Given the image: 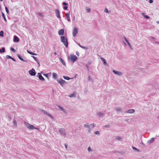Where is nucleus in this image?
Instances as JSON below:
<instances>
[{"label": "nucleus", "mask_w": 159, "mask_h": 159, "mask_svg": "<svg viewBox=\"0 0 159 159\" xmlns=\"http://www.w3.org/2000/svg\"><path fill=\"white\" fill-rule=\"evenodd\" d=\"M61 40L63 43L66 48L68 47V43L67 39L64 36L61 37Z\"/></svg>", "instance_id": "nucleus-1"}, {"label": "nucleus", "mask_w": 159, "mask_h": 159, "mask_svg": "<svg viewBox=\"0 0 159 159\" xmlns=\"http://www.w3.org/2000/svg\"><path fill=\"white\" fill-rule=\"evenodd\" d=\"M68 59L71 62H74L77 60V57L74 54H70L69 56Z\"/></svg>", "instance_id": "nucleus-2"}, {"label": "nucleus", "mask_w": 159, "mask_h": 159, "mask_svg": "<svg viewBox=\"0 0 159 159\" xmlns=\"http://www.w3.org/2000/svg\"><path fill=\"white\" fill-rule=\"evenodd\" d=\"M59 131L60 133L62 135L66 136V133L65 130L64 129L61 128L59 129Z\"/></svg>", "instance_id": "nucleus-3"}, {"label": "nucleus", "mask_w": 159, "mask_h": 159, "mask_svg": "<svg viewBox=\"0 0 159 159\" xmlns=\"http://www.w3.org/2000/svg\"><path fill=\"white\" fill-rule=\"evenodd\" d=\"M25 124L26 126L30 129H36L33 125H31L26 122H25Z\"/></svg>", "instance_id": "nucleus-4"}, {"label": "nucleus", "mask_w": 159, "mask_h": 159, "mask_svg": "<svg viewBox=\"0 0 159 159\" xmlns=\"http://www.w3.org/2000/svg\"><path fill=\"white\" fill-rule=\"evenodd\" d=\"M90 126V125L89 123H87L84 125V127L88 129V132L89 133H90L91 131Z\"/></svg>", "instance_id": "nucleus-5"}, {"label": "nucleus", "mask_w": 159, "mask_h": 159, "mask_svg": "<svg viewBox=\"0 0 159 159\" xmlns=\"http://www.w3.org/2000/svg\"><path fill=\"white\" fill-rule=\"evenodd\" d=\"M78 33V30L76 27L73 28L72 35L73 37H75Z\"/></svg>", "instance_id": "nucleus-6"}, {"label": "nucleus", "mask_w": 159, "mask_h": 159, "mask_svg": "<svg viewBox=\"0 0 159 159\" xmlns=\"http://www.w3.org/2000/svg\"><path fill=\"white\" fill-rule=\"evenodd\" d=\"M36 76L37 77L39 78L40 80L43 81L44 80V79L43 78V77L42 76V75L41 73H38L37 74V75Z\"/></svg>", "instance_id": "nucleus-7"}, {"label": "nucleus", "mask_w": 159, "mask_h": 159, "mask_svg": "<svg viewBox=\"0 0 159 159\" xmlns=\"http://www.w3.org/2000/svg\"><path fill=\"white\" fill-rule=\"evenodd\" d=\"M30 75L32 76H34L36 75V72L35 70L34 69H32L29 71Z\"/></svg>", "instance_id": "nucleus-8"}, {"label": "nucleus", "mask_w": 159, "mask_h": 159, "mask_svg": "<svg viewBox=\"0 0 159 159\" xmlns=\"http://www.w3.org/2000/svg\"><path fill=\"white\" fill-rule=\"evenodd\" d=\"M112 72L115 74L117 75L118 76H121L123 75L122 73L120 71H116L115 70H113Z\"/></svg>", "instance_id": "nucleus-9"}, {"label": "nucleus", "mask_w": 159, "mask_h": 159, "mask_svg": "<svg viewBox=\"0 0 159 159\" xmlns=\"http://www.w3.org/2000/svg\"><path fill=\"white\" fill-rule=\"evenodd\" d=\"M55 12L56 13V15L57 18L60 19L61 17L60 15V11L59 10L57 9H56L55 10Z\"/></svg>", "instance_id": "nucleus-10"}, {"label": "nucleus", "mask_w": 159, "mask_h": 159, "mask_svg": "<svg viewBox=\"0 0 159 159\" xmlns=\"http://www.w3.org/2000/svg\"><path fill=\"white\" fill-rule=\"evenodd\" d=\"M57 81L62 86V84H64L66 83V81L61 79L60 80H57Z\"/></svg>", "instance_id": "nucleus-11"}, {"label": "nucleus", "mask_w": 159, "mask_h": 159, "mask_svg": "<svg viewBox=\"0 0 159 159\" xmlns=\"http://www.w3.org/2000/svg\"><path fill=\"white\" fill-rule=\"evenodd\" d=\"M135 111L134 109H130L128 110V111H126L124 112L125 113H134Z\"/></svg>", "instance_id": "nucleus-12"}, {"label": "nucleus", "mask_w": 159, "mask_h": 159, "mask_svg": "<svg viewBox=\"0 0 159 159\" xmlns=\"http://www.w3.org/2000/svg\"><path fill=\"white\" fill-rule=\"evenodd\" d=\"M64 29H62L59 30L58 31V34L60 36H62L64 34Z\"/></svg>", "instance_id": "nucleus-13"}, {"label": "nucleus", "mask_w": 159, "mask_h": 159, "mask_svg": "<svg viewBox=\"0 0 159 159\" xmlns=\"http://www.w3.org/2000/svg\"><path fill=\"white\" fill-rule=\"evenodd\" d=\"M42 112H43V113L46 114V115H48L52 119H53V117L50 114H49L48 112L46 111H43V110H42Z\"/></svg>", "instance_id": "nucleus-14"}, {"label": "nucleus", "mask_w": 159, "mask_h": 159, "mask_svg": "<svg viewBox=\"0 0 159 159\" xmlns=\"http://www.w3.org/2000/svg\"><path fill=\"white\" fill-rule=\"evenodd\" d=\"M116 110L118 113L121 112H122L121 108L119 107H117L115 108Z\"/></svg>", "instance_id": "nucleus-15"}, {"label": "nucleus", "mask_w": 159, "mask_h": 159, "mask_svg": "<svg viewBox=\"0 0 159 159\" xmlns=\"http://www.w3.org/2000/svg\"><path fill=\"white\" fill-rule=\"evenodd\" d=\"M13 41L14 42H18L19 41V39L16 36L14 37Z\"/></svg>", "instance_id": "nucleus-16"}, {"label": "nucleus", "mask_w": 159, "mask_h": 159, "mask_svg": "<svg viewBox=\"0 0 159 159\" xmlns=\"http://www.w3.org/2000/svg\"><path fill=\"white\" fill-rule=\"evenodd\" d=\"M63 5L65 6L63 7L64 9L65 10H67L68 8V7L67 6L68 5V3L65 2H63Z\"/></svg>", "instance_id": "nucleus-17"}, {"label": "nucleus", "mask_w": 159, "mask_h": 159, "mask_svg": "<svg viewBox=\"0 0 159 159\" xmlns=\"http://www.w3.org/2000/svg\"><path fill=\"white\" fill-rule=\"evenodd\" d=\"M66 16V17L67 18V20L69 22H70V14L69 13H65Z\"/></svg>", "instance_id": "nucleus-18"}, {"label": "nucleus", "mask_w": 159, "mask_h": 159, "mask_svg": "<svg viewBox=\"0 0 159 159\" xmlns=\"http://www.w3.org/2000/svg\"><path fill=\"white\" fill-rule=\"evenodd\" d=\"M100 59L103 62L104 65H107V63L106 62V60L104 58L102 57H100Z\"/></svg>", "instance_id": "nucleus-19"}, {"label": "nucleus", "mask_w": 159, "mask_h": 159, "mask_svg": "<svg viewBox=\"0 0 159 159\" xmlns=\"http://www.w3.org/2000/svg\"><path fill=\"white\" fill-rule=\"evenodd\" d=\"M154 138H152L148 141V143H151L153 142V141H154Z\"/></svg>", "instance_id": "nucleus-20"}, {"label": "nucleus", "mask_w": 159, "mask_h": 159, "mask_svg": "<svg viewBox=\"0 0 159 159\" xmlns=\"http://www.w3.org/2000/svg\"><path fill=\"white\" fill-rule=\"evenodd\" d=\"M53 77L54 79H56L57 77V74L55 73H53L52 74Z\"/></svg>", "instance_id": "nucleus-21"}, {"label": "nucleus", "mask_w": 159, "mask_h": 159, "mask_svg": "<svg viewBox=\"0 0 159 159\" xmlns=\"http://www.w3.org/2000/svg\"><path fill=\"white\" fill-rule=\"evenodd\" d=\"M97 115L100 117H102L104 115V114L101 112H99L97 113Z\"/></svg>", "instance_id": "nucleus-22"}, {"label": "nucleus", "mask_w": 159, "mask_h": 159, "mask_svg": "<svg viewBox=\"0 0 159 159\" xmlns=\"http://www.w3.org/2000/svg\"><path fill=\"white\" fill-rule=\"evenodd\" d=\"M59 59L60 61H61V62H62V64L64 66H65V65H66L65 63L64 62V61L63 60V59H62L61 58H60V57H59Z\"/></svg>", "instance_id": "nucleus-23"}, {"label": "nucleus", "mask_w": 159, "mask_h": 159, "mask_svg": "<svg viewBox=\"0 0 159 159\" xmlns=\"http://www.w3.org/2000/svg\"><path fill=\"white\" fill-rule=\"evenodd\" d=\"M5 52V48L3 47L1 49H0V53H3Z\"/></svg>", "instance_id": "nucleus-24"}, {"label": "nucleus", "mask_w": 159, "mask_h": 159, "mask_svg": "<svg viewBox=\"0 0 159 159\" xmlns=\"http://www.w3.org/2000/svg\"><path fill=\"white\" fill-rule=\"evenodd\" d=\"M58 107L62 111L64 112H65V110L63 108L60 106H58Z\"/></svg>", "instance_id": "nucleus-25"}, {"label": "nucleus", "mask_w": 159, "mask_h": 159, "mask_svg": "<svg viewBox=\"0 0 159 159\" xmlns=\"http://www.w3.org/2000/svg\"><path fill=\"white\" fill-rule=\"evenodd\" d=\"M77 44L81 48H83V49H88V48L86 47H83V46H81L80 44L78 43H77Z\"/></svg>", "instance_id": "nucleus-26"}, {"label": "nucleus", "mask_w": 159, "mask_h": 159, "mask_svg": "<svg viewBox=\"0 0 159 159\" xmlns=\"http://www.w3.org/2000/svg\"><path fill=\"white\" fill-rule=\"evenodd\" d=\"M17 57H18L19 58V59L21 60V61H25L21 57V56H20V55L19 54H17Z\"/></svg>", "instance_id": "nucleus-27"}, {"label": "nucleus", "mask_w": 159, "mask_h": 159, "mask_svg": "<svg viewBox=\"0 0 159 159\" xmlns=\"http://www.w3.org/2000/svg\"><path fill=\"white\" fill-rule=\"evenodd\" d=\"M126 41L127 42V43L128 44V45L129 46L130 48L132 50V46H131L130 43H129V42L128 41V40Z\"/></svg>", "instance_id": "nucleus-28"}, {"label": "nucleus", "mask_w": 159, "mask_h": 159, "mask_svg": "<svg viewBox=\"0 0 159 159\" xmlns=\"http://www.w3.org/2000/svg\"><path fill=\"white\" fill-rule=\"evenodd\" d=\"M2 16L3 17L4 20H5V21L6 22L7 20H6V18H5L4 14L2 12Z\"/></svg>", "instance_id": "nucleus-29"}, {"label": "nucleus", "mask_w": 159, "mask_h": 159, "mask_svg": "<svg viewBox=\"0 0 159 159\" xmlns=\"http://www.w3.org/2000/svg\"><path fill=\"white\" fill-rule=\"evenodd\" d=\"M116 139H117V140H118L119 141H122V138L120 136H118L116 137Z\"/></svg>", "instance_id": "nucleus-30"}, {"label": "nucleus", "mask_w": 159, "mask_h": 159, "mask_svg": "<svg viewBox=\"0 0 159 159\" xmlns=\"http://www.w3.org/2000/svg\"><path fill=\"white\" fill-rule=\"evenodd\" d=\"M63 77L66 80H69L70 79V78L68 76H63Z\"/></svg>", "instance_id": "nucleus-31"}, {"label": "nucleus", "mask_w": 159, "mask_h": 159, "mask_svg": "<svg viewBox=\"0 0 159 159\" xmlns=\"http://www.w3.org/2000/svg\"><path fill=\"white\" fill-rule=\"evenodd\" d=\"M75 93H73L71 94L69 96L70 97H75Z\"/></svg>", "instance_id": "nucleus-32"}, {"label": "nucleus", "mask_w": 159, "mask_h": 159, "mask_svg": "<svg viewBox=\"0 0 159 159\" xmlns=\"http://www.w3.org/2000/svg\"><path fill=\"white\" fill-rule=\"evenodd\" d=\"M132 148L134 150L136 151L137 152H139V150L138 149L136 148L135 147H132Z\"/></svg>", "instance_id": "nucleus-33"}, {"label": "nucleus", "mask_w": 159, "mask_h": 159, "mask_svg": "<svg viewBox=\"0 0 159 159\" xmlns=\"http://www.w3.org/2000/svg\"><path fill=\"white\" fill-rule=\"evenodd\" d=\"M5 9L6 12L8 14L9 13V11L8 10V9L7 7H5Z\"/></svg>", "instance_id": "nucleus-34"}, {"label": "nucleus", "mask_w": 159, "mask_h": 159, "mask_svg": "<svg viewBox=\"0 0 159 159\" xmlns=\"http://www.w3.org/2000/svg\"><path fill=\"white\" fill-rule=\"evenodd\" d=\"M4 32L2 31H0V36H3Z\"/></svg>", "instance_id": "nucleus-35"}, {"label": "nucleus", "mask_w": 159, "mask_h": 159, "mask_svg": "<svg viewBox=\"0 0 159 159\" xmlns=\"http://www.w3.org/2000/svg\"><path fill=\"white\" fill-rule=\"evenodd\" d=\"M87 150L89 152H91L92 151V150L90 148V147H89L88 148H87Z\"/></svg>", "instance_id": "nucleus-36"}, {"label": "nucleus", "mask_w": 159, "mask_h": 159, "mask_svg": "<svg viewBox=\"0 0 159 159\" xmlns=\"http://www.w3.org/2000/svg\"><path fill=\"white\" fill-rule=\"evenodd\" d=\"M86 10L88 12H90V9L88 7L86 8Z\"/></svg>", "instance_id": "nucleus-37"}, {"label": "nucleus", "mask_w": 159, "mask_h": 159, "mask_svg": "<svg viewBox=\"0 0 159 159\" xmlns=\"http://www.w3.org/2000/svg\"><path fill=\"white\" fill-rule=\"evenodd\" d=\"M88 80L89 81H91V82H93V80L92 79V78L90 77V76H89Z\"/></svg>", "instance_id": "nucleus-38"}, {"label": "nucleus", "mask_w": 159, "mask_h": 159, "mask_svg": "<svg viewBox=\"0 0 159 159\" xmlns=\"http://www.w3.org/2000/svg\"><path fill=\"white\" fill-rule=\"evenodd\" d=\"M27 52L29 53H30V54H31V55H36V54L35 53H34L33 52H30L29 51H28L27 50Z\"/></svg>", "instance_id": "nucleus-39"}, {"label": "nucleus", "mask_w": 159, "mask_h": 159, "mask_svg": "<svg viewBox=\"0 0 159 159\" xmlns=\"http://www.w3.org/2000/svg\"><path fill=\"white\" fill-rule=\"evenodd\" d=\"M13 123L15 125H16V126L17 125V123L15 120H13Z\"/></svg>", "instance_id": "nucleus-40"}, {"label": "nucleus", "mask_w": 159, "mask_h": 159, "mask_svg": "<svg viewBox=\"0 0 159 159\" xmlns=\"http://www.w3.org/2000/svg\"><path fill=\"white\" fill-rule=\"evenodd\" d=\"M32 57H33V59L35 60L36 61H37V62L38 61V59H37V58L36 57H35L34 56H32Z\"/></svg>", "instance_id": "nucleus-41"}, {"label": "nucleus", "mask_w": 159, "mask_h": 159, "mask_svg": "<svg viewBox=\"0 0 159 159\" xmlns=\"http://www.w3.org/2000/svg\"><path fill=\"white\" fill-rule=\"evenodd\" d=\"M104 11L106 13H108L109 12V11H108V10L107 8H105L104 9Z\"/></svg>", "instance_id": "nucleus-42"}, {"label": "nucleus", "mask_w": 159, "mask_h": 159, "mask_svg": "<svg viewBox=\"0 0 159 159\" xmlns=\"http://www.w3.org/2000/svg\"><path fill=\"white\" fill-rule=\"evenodd\" d=\"M6 58H7V59H11V57L10 56H9V55H6Z\"/></svg>", "instance_id": "nucleus-43"}, {"label": "nucleus", "mask_w": 159, "mask_h": 159, "mask_svg": "<svg viewBox=\"0 0 159 159\" xmlns=\"http://www.w3.org/2000/svg\"><path fill=\"white\" fill-rule=\"evenodd\" d=\"M10 49L12 52H15V49L14 48L11 47L10 48Z\"/></svg>", "instance_id": "nucleus-44"}, {"label": "nucleus", "mask_w": 159, "mask_h": 159, "mask_svg": "<svg viewBox=\"0 0 159 159\" xmlns=\"http://www.w3.org/2000/svg\"><path fill=\"white\" fill-rule=\"evenodd\" d=\"M99 132L98 131H96L94 132V134H99Z\"/></svg>", "instance_id": "nucleus-45"}, {"label": "nucleus", "mask_w": 159, "mask_h": 159, "mask_svg": "<svg viewBox=\"0 0 159 159\" xmlns=\"http://www.w3.org/2000/svg\"><path fill=\"white\" fill-rule=\"evenodd\" d=\"M146 19H149V16H147V15H145V16H144V17Z\"/></svg>", "instance_id": "nucleus-46"}, {"label": "nucleus", "mask_w": 159, "mask_h": 159, "mask_svg": "<svg viewBox=\"0 0 159 159\" xmlns=\"http://www.w3.org/2000/svg\"><path fill=\"white\" fill-rule=\"evenodd\" d=\"M90 125L91 126H92V128H93V127H94L95 126V125L94 123H92V124H91Z\"/></svg>", "instance_id": "nucleus-47"}, {"label": "nucleus", "mask_w": 159, "mask_h": 159, "mask_svg": "<svg viewBox=\"0 0 159 159\" xmlns=\"http://www.w3.org/2000/svg\"><path fill=\"white\" fill-rule=\"evenodd\" d=\"M110 125H107L105 126V128H109L110 127Z\"/></svg>", "instance_id": "nucleus-48"}, {"label": "nucleus", "mask_w": 159, "mask_h": 159, "mask_svg": "<svg viewBox=\"0 0 159 159\" xmlns=\"http://www.w3.org/2000/svg\"><path fill=\"white\" fill-rule=\"evenodd\" d=\"M38 14L39 16H43L42 14L40 12H39L38 13Z\"/></svg>", "instance_id": "nucleus-49"}, {"label": "nucleus", "mask_w": 159, "mask_h": 159, "mask_svg": "<svg viewBox=\"0 0 159 159\" xmlns=\"http://www.w3.org/2000/svg\"><path fill=\"white\" fill-rule=\"evenodd\" d=\"M43 75L44 76H46V77H47V78H48V74H44Z\"/></svg>", "instance_id": "nucleus-50"}, {"label": "nucleus", "mask_w": 159, "mask_h": 159, "mask_svg": "<svg viewBox=\"0 0 159 159\" xmlns=\"http://www.w3.org/2000/svg\"><path fill=\"white\" fill-rule=\"evenodd\" d=\"M76 55L78 56L79 57V52H77V51H76Z\"/></svg>", "instance_id": "nucleus-51"}, {"label": "nucleus", "mask_w": 159, "mask_h": 159, "mask_svg": "<svg viewBox=\"0 0 159 159\" xmlns=\"http://www.w3.org/2000/svg\"><path fill=\"white\" fill-rule=\"evenodd\" d=\"M64 145H65V148L66 149H67V146H68V145L66 143H65L64 144Z\"/></svg>", "instance_id": "nucleus-52"}, {"label": "nucleus", "mask_w": 159, "mask_h": 159, "mask_svg": "<svg viewBox=\"0 0 159 159\" xmlns=\"http://www.w3.org/2000/svg\"><path fill=\"white\" fill-rule=\"evenodd\" d=\"M149 2L150 3H152L153 2V0H149Z\"/></svg>", "instance_id": "nucleus-53"}, {"label": "nucleus", "mask_w": 159, "mask_h": 159, "mask_svg": "<svg viewBox=\"0 0 159 159\" xmlns=\"http://www.w3.org/2000/svg\"><path fill=\"white\" fill-rule=\"evenodd\" d=\"M145 13H143V12L142 13V15L144 17V16H145Z\"/></svg>", "instance_id": "nucleus-54"}, {"label": "nucleus", "mask_w": 159, "mask_h": 159, "mask_svg": "<svg viewBox=\"0 0 159 159\" xmlns=\"http://www.w3.org/2000/svg\"><path fill=\"white\" fill-rule=\"evenodd\" d=\"M11 59L13 61H15V60L14 58H13L11 57Z\"/></svg>", "instance_id": "nucleus-55"}, {"label": "nucleus", "mask_w": 159, "mask_h": 159, "mask_svg": "<svg viewBox=\"0 0 159 159\" xmlns=\"http://www.w3.org/2000/svg\"><path fill=\"white\" fill-rule=\"evenodd\" d=\"M124 39H125V41L127 40V39H126V38H125V37H124Z\"/></svg>", "instance_id": "nucleus-56"}, {"label": "nucleus", "mask_w": 159, "mask_h": 159, "mask_svg": "<svg viewBox=\"0 0 159 159\" xmlns=\"http://www.w3.org/2000/svg\"><path fill=\"white\" fill-rule=\"evenodd\" d=\"M151 39H155V38L154 37H151Z\"/></svg>", "instance_id": "nucleus-57"}, {"label": "nucleus", "mask_w": 159, "mask_h": 159, "mask_svg": "<svg viewBox=\"0 0 159 159\" xmlns=\"http://www.w3.org/2000/svg\"><path fill=\"white\" fill-rule=\"evenodd\" d=\"M118 159H124L123 158H119Z\"/></svg>", "instance_id": "nucleus-58"}, {"label": "nucleus", "mask_w": 159, "mask_h": 159, "mask_svg": "<svg viewBox=\"0 0 159 159\" xmlns=\"http://www.w3.org/2000/svg\"><path fill=\"white\" fill-rule=\"evenodd\" d=\"M156 23L157 24L159 23V21H156Z\"/></svg>", "instance_id": "nucleus-59"}, {"label": "nucleus", "mask_w": 159, "mask_h": 159, "mask_svg": "<svg viewBox=\"0 0 159 159\" xmlns=\"http://www.w3.org/2000/svg\"><path fill=\"white\" fill-rule=\"evenodd\" d=\"M54 54L55 55H56L57 54V53L56 52H55V53H54Z\"/></svg>", "instance_id": "nucleus-60"}, {"label": "nucleus", "mask_w": 159, "mask_h": 159, "mask_svg": "<svg viewBox=\"0 0 159 159\" xmlns=\"http://www.w3.org/2000/svg\"><path fill=\"white\" fill-rule=\"evenodd\" d=\"M38 64V65H39V66L40 64H39V63Z\"/></svg>", "instance_id": "nucleus-61"}, {"label": "nucleus", "mask_w": 159, "mask_h": 159, "mask_svg": "<svg viewBox=\"0 0 159 159\" xmlns=\"http://www.w3.org/2000/svg\"><path fill=\"white\" fill-rule=\"evenodd\" d=\"M124 43L125 45H126V44L125 42H124Z\"/></svg>", "instance_id": "nucleus-62"}, {"label": "nucleus", "mask_w": 159, "mask_h": 159, "mask_svg": "<svg viewBox=\"0 0 159 159\" xmlns=\"http://www.w3.org/2000/svg\"><path fill=\"white\" fill-rule=\"evenodd\" d=\"M155 43H159L158 42H156Z\"/></svg>", "instance_id": "nucleus-63"}, {"label": "nucleus", "mask_w": 159, "mask_h": 159, "mask_svg": "<svg viewBox=\"0 0 159 159\" xmlns=\"http://www.w3.org/2000/svg\"><path fill=\"white\" fill-rule=\"evenodd\" d=\"M0 1H3V0H0Z\"/></svg>", "instance_id": "nucleus-64"}]
</instances>
